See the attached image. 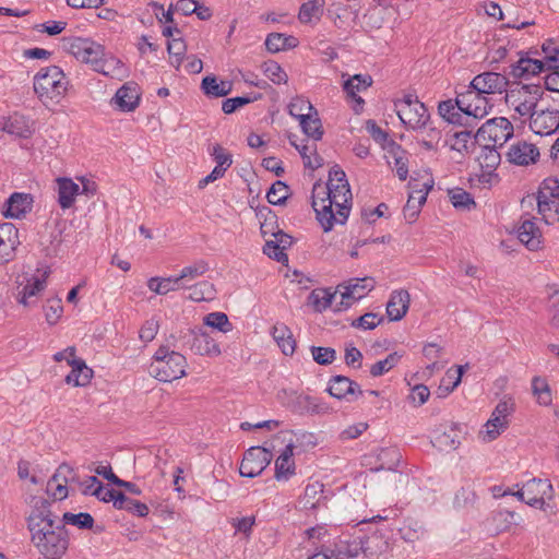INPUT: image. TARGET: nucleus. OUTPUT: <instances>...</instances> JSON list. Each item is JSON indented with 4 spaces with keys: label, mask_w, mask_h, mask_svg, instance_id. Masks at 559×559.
Wrapping results in <instances>:
<instances>
[{
    "label": "nucleus",
    "mask_w": 559,
    "mask_h": 559,
    "mask_svg": "<svg viewBox=\"0 0 559 559\" xmlns=\"http://www.w3.org/2000/svg\"><path fill=\"white\" fill-rule=\"evenodd\" d=\"M26 518L31 540L46 559H61L69 548V535L63 525L56 523L49 501L43 496L28 495Z\"/></svg>",
    "instance_id": "nucleus-1"
},
{
    "label": "nucleus",
    "mask_w": 559,
    "mask_h": 559,
    "mask_svg": "<svg viewBox=\"0 0 559 559\" xmlns=\"http://www.w3.org/2000/svg\"><path fill=\"white\" fill-rule=\"evenodd\" d=\"M352 192L345 173L333 167L326 183L317 182L312 188V207L325 233L335 224H344L349 215Z\"/></svg>",
    "instance_id": "nucleus-2"
},
{
    "label": "nucleus",
    "mask_w": 559,
    "mask_h": 559,
    "mask_svg": "<svg viewBox=\"0 0 559 559\" xmlns=\"http://www.w3.org/2000/svg\"><path fill=\"white\" fill-rule=\"evenodd\" d=\"M70 82L58 66L41 68L33 78L34 93L46 106H56L66 97Z\"/></svg>",
    "instance_id": "nucleus-3"
},
{
    "label": "nucleus",
    "mask_w": 559,
    "mask_h": 559,
    "mask_svg": "<svg viewBox=\"0 0 559 559\" xmlns=\"http://www.w3.org/2000/svg\"><path fill=\"white\" fill-rule=\"evenodd\" d=\"M50 270L47 266L33 269L23 265L15 275L16 302L25 309L35 308L48 285Z\"/></svg>",
    "instance_id": "nucleus-4"
},
{
    "label": "nucleus",
    "mask_w": 559,
    "mask_h": 559,
    "mask_svg": "<svg viewBox=\"0 0 559 559\" xmlns=\"http://www.w3.org/2000/svg\"><path fill=\"white\" fill-rule=\"evenodd\" d=\"M187 366L182 354L160 345L152 358L148 372L159 381L171 382L186 376Z\"/></svg>",
    "instance_id": "nucleus-5"
},
{
    "label": "nucleus",
    "mask_w": 559,
    "mask_h": 559,
    "mask_svg": "<svg viewBox=\"0 0 559 559\" xmlns=\"http://www.w3.org/2000/svg\"><path fill=\"white\" fill-rule=\"evenodd\" d=\"M542 97L540 87L537 85H518L507 91L506 103L512 114L513 119L525 121L530 119Z\"/></svg>",
    "instance_id": "nucleus-6"
},
{
    "label": "nucleus",
    "mask_w": 559,
    "mask_h": 559,
    "mask_svg": "<svg viewBox=\"0 0 559 559\" xmlns=\"http://www.w3.org/2000/svg\"><path fill=\"white\" fill-rule=\"evenodd\" d=\"M537 213L549 226L559 223V180L556 177L545 178L537 191Z\"/></svg>",
    "instance_id": "nucleus-7"
},
{
    "label": "nucleus",
    "mask_w": 559,
    "mask_h": 559,
    "mask_svg": "<svg viewBox=\"0 0 559 559\" xmlns=\"http://www.w3.org/2000/svg\"><path fill=\"white\" fill-rule=\"evenodd\" d=\"M394 109L402 123L411 130H425L430 121L426 106L413 95H404L394 102Z\"/></svg>",
    "instance_id": "nucleus-8"
},
{
    "label": "nucleus",
    "mask_w": 559,
    "mask_h": 559,
    "mask_svg": "<svg viewBox=\"0 0 559 559\" xmlns=\"http://www.w3.org/2000/svg\"><path fill=\"white\" fill-rule=\"evenodd\" d=\"M62 46L76 60L88 64L93 70L105 51L103 45L84 37H66L62 39Z\"/></svg>",
    "instance_id": "nucleus-9"
},
{
    "label": "nucleus",
    "mask_w": 559,
    "mask_h": 559,
    "mask_svg": "<svg viewBox=\"0 0 559 559\" xmlns=\"http://www.w3.org/2000/svg\"><path fill=\"white\" fill-rule=\"evenodd\" d=\"M456 105L467 121L469 118L480 120L485 118L492 105L488 97L475 90L471 84L464 92L456 94Z\"/></svg>",
    "instance_id": "nucleus-10"
},
{
    "label": "nucleus",
    "mask_w": 559,
    "mask_h": 559,
    "mask_svg": "<svg viewBox=\"0 0 559 559\" xmlns=\"http://www.w3.org/2000/svg\"><path fill=\"white\" fill-rule=\"evenodd\" d=\"M376 281L372 277L366 276L362 278H352L348 282L337 286L336 292L330 295L326 305H332L338 296L341 304L346 308L350 307L355 301L365 297L369 292L374 288Z\"/></svg>",
    "instance_id": "nucleus-11"
},
{
    "label": "nucleus",
    "mask_w": 559,
    "mask_h": 559,
    "mask_svg": "<svg viewBox=\"0 0 559 559\" xmlns=\"http://www.w3.org/2000/svg\"><path fill=\"white\" fill-rule=\"evenodd\" d=\"M513 124L504 117L487 120L477 131L476 138L490 146H502L513 136Z\"/></svg>",
    "instance_id": "nucleus-12"
},
{
    "label": "nucleus",
    "mask_w": 559,
    "mask_h": 559,
    "mask_svg": "<svg viewBox=\"0 0 559 559\" xmlns=\"http://www.w3.org/2000/svg\"><path fill=\"white\" fill-rule=\"evenodd\" d=\"M512 412L513 403L510 400H501L479 432L481 440L485 442L496 440L508 428V417Z\"/></svg>",
    "instance_id": "nucleus-13"
},
{
    "label": "nucleus",
    "mask_w": 559,
    "mask_h": 559,
    "mask_svg": "<svg viewBox=\"0 0 559 559\" xmlns=\"http://www.w3.org/2000/svg\"><path fill=\"white\" fill-rule=\"evenodd\" d=\"M527 504L542 511L554 508L555 489L550 480L532 478L525 483Z\"/></svg>",
    "instance_id": "nucleus-14"
},
{
    "label": "nucleus",
    "mask_w": 559,
    "mask_h": 559,
    "mask_svg": "<svg viewBox=\"0 0 559 559\" xmlns=\"http://www.w3.org/2000/svg\"><path fill=\"white\" fill-rule=\"evenodd\" d=\"M272 461V453L262 447H252L246 451L239 473L243 477L259 476Z\"/></svg>",
    "instance_id": "nucleus-15"
},
{
    "label": "nucleus",
    "mask_w": 559,
    "mask_h": 559,
    "mask_svg": "<svg viewBox=\"0 0 559 559\" xmlns=\"http://www.w3.org/2000/svg\"><path fill=\"white\" fill-rule=\"evenodd\" d=\"M76 478L74 469L68 464H61L48 480L46 492L53 500H63L68 497V484Z\"/></svg>",
    "instance_id": "nucleus-16"
},
{
    "label": "nucleus",
    "mask_w": 559,
    "mask_h": 559,
    "mask_svg": "<svg viewBox=\"0 0 559 559\" xmlns=\"http://www.w3.org/2000/svg\"><path fill=\"white\" fill-rule=\"evenodd\" d=\"M21 245L19 229L12 223L0 224V265L8 264L16 257Z\"/></svg>",
    "instance_id": "nucleus-17"
},
{
    "label": "nucleus",
    "mask_w": 559,
    "mask_h": 559,
    "mask_svg": "<svg viewBox=\"0 0 559 559\" xmlns=\"http://www.w3.org/2000/svg\"><path fill=\"white\" fill-rule=\"evenodd\" d=\"M516 234L520 242L528 250L537 251L543 248L544 237L535 217L522 218Z\"/></svg>",
    "instance_id": "nucleus-18"
},
{
    "label": "nucleus",
    "mask_w": 559,
    "mask_h": 559,
    "mask_svg": "<svg viewBox=\"0 0 559 559\" xmlns=\"http://www.w3.org/2000/svg\"><path fill=\"white\" fill-rule=\"evenodd\" d=\"M507 155L511 164L530 166L538 162L540 153L535 144L522 140L511 144Z\"/></svg>",
    "instance_id": "nucleus-19"
},
{
    "label": "nucleus",
    "mask_w": 559,
    "mask_h": 559,
    "mask_svg": "<svg viewBox=\"0 0 559 559\" xmlns=\"http://www.w3.org/2000/svg\"><path fill=\"white\" fill-rule=\"evenodd\" d=\"M411 192L404 206V217L408 223H414L420 212V207L427 200L431 185L427 182L419 185L417 181H411Z\"/></svg>",
    "instance_id": "nucleus-20"
},
{
    "label": "nucleus",
    "mask_w": 559,
    "mask_h": 559,
    "mask_svg": "<svg viewBox=\"0 0 559 559\" xmlns=\"http://www.w3.org/2000/svg\"><path fill=\"white\" fill-rule=\"evenodd\" d=\"M469 84L488 97L491 94L507 92L508 79L497 72H484L476 75Z\"/></svg>",
    "instance_id": "nucleus-21"
},
{
    "label": "nucleus",
    "mask_w": 559,
    "mask_h": 559,
    "mask_svg": "<svg viewBox=\"0 0 559 559\" xmlns=\"http://www.w3.org/2000/svg\"><path fill=\"white\" fill-rule=\"evenodd\" d=\"M531 130L539 135H549L559 128V110H536L530 118Z\"/></svg>",
    "instance_id": "nucleus-22"
},
{
    "label": "nucleus",
    "mask_w": 559,
    "mask_h": 559,
    "mask_svg": "<svg viewBox=\"0 0 559 559\" xmlns=\"http://www.w3.org/2000/svg\"><path fill=\"white\" fill-rule=\"evenodd\" d=\"M328 550L334 559H354L364 549L362 540L359 538L340 537L326 544Z\"/></svg>",
    "instance_id": "nucleus-23"
},
{
    "label": "nucleus",
    "mask_w": 559,
    "mask_h": 559,
    "mask_svg": "<svg viewBox=\"0 0 559 559\" xmlns=\"http://www.w3.org/2000/svg\"><path fill=\"white\" fill-rule=\"evenodd\" d=\"M372 82V78L369 74H355L344 80L343 90L347 97L356 103L354 107L355 111L358 112L361 110L365 104L364 99L358 96V94L370 87Z\"/></svg>",
    "instance_id": "nucleus-24"
},
{
    "label": "nucleus",
    "mask_w": 559,
    "mask_h": 559,
    "mask_svg": "<svg viewBox=\"0 0 559 559\" xmlns=\"http://www.w3.org/2000/svg\"><path fill=\"white\" fill-rule=\"evenodd\" d=\"M94 71L119 81L129 76L128 67L120 59L106 51H104Z\"/></svg>",
    "instance_id": "nucleus-25"
},
{
    "label": "nucleus",
    "mask_w": 559,
    "mask_h": 559,
    "mask_svg": "<svg viewBox=\"0 0 559 559\" xmlns=\"http://www.w3.org/2000/svg\"><path fill=\"white\" fill-rule=\"evenodd\" d=\"M295 442L289 439L284 450L275 461V478L278 481H287L295 475L296 465L294 461Z\"/></svg>",
    "instance_id": "nucleus-26"
},
{
    "label": "nucleus",
    "mask_w": 559,
    "mask_h": 559,
    "mask_svg": "<svg viewBox=\"0 0 559 559\" xmlns=\"http://www.w3.org/2000/svg\"><path fill=\"white\" fill-rule=\"evenodd\" d=\"M112 103L126 112L133 111L140 103L139 86L134 82H127L123 84L112 98Z\"/></svg>",
    "instance_id": "nucleus-27"
},
{
    "label": "nucleus",
    "mask_w": 559,
    "mask_h": 559,
    "mask_svg": "<svg viewBox=\"0 0 559 559\" xmlns=\"http://www.w3.org/2000/svg\"><path fill=\"white\" fill-rule=\"evenodd\" d=\"M292 407L294 412L301 415H324L331 412L325 402L305 394H296Z\"/></svg>",
    "instance_id": "nucleus-28"
},
{
    "label": "nucleus",
    "mask_w": 559,
    "mask_h": 559,
    "mask_svg": "<svg viewBox=\"0 0 559 559\" xmlns=\"http://www.w3.org/2000/svg\"><path fill=\"white\" fill-rule=\"evenodd\" d=\"M411 305L409 293L405 289L393 290L386 304V313L391 321H400L405 317Z\"/></svg>",
    "instance_id": "nucleus-29"
},
{
    "label": "nucleus",
    "mask_w": 559,
    "mask_h": 559,
    "mask_svg": "<svg viewBox=\"0 0 559 559\" xmlns=\"http://www.w3.org/2000/svg\"><path fill=\"white\" fill-rule=\"evenodd\" d=\"M56 183L60 207L62 210L72 207L76 197L80 194V185L67 177L57 178Z\"/></svg>",
    "instance_id": "nucleus-30"
},
{
    "label": "nucleus",
    "mask_w": 559,
    "mask_h": 559,
    "mask_svg": "<svg viewBox=\"0 0 559 559\" xmlns=\"http://www.w3.org/2000/svg\"><path fill=\"white\" fill-rule=\"evenodd\" d=\"M271 335L284 355L292 356L295 353L296 340L292 330L285 323H275L271 330Z\"/></svg>",
    "instance_id": "nucleus-31"
},
{
    "label": "nucleus",
    "mask_w": 559,
    "mask_h": 559,
    "mask_svg": "<svg viewBox=\"0 0 559 559\" xmlns=\"http://www.w3.org/2000/svg\"><path fill=\"white\" fill-rule=\"evenodd\" d=\"M191 350L201 356L218 357L222 354L219 345L205 332H197L193 335Z\"/></svg>",
    "instance_id": "nucleus-32"
},
{
    "label": "nucleus",
    "mask_w": 559,
    "mask_h": 559,
    "mask_svg": "<svg viewBox=\"0 0 559 559\" xmlns=\"http://www.w3.org/2000/svg\"><path fill=\"white\" fill-rule=\"evenodd\" d=\"M71 367V371L66 376L64 382L72 386H86L90 384L94 371L86 365L85 360L79 358Z\"/></svg>",
    "instance_id": "nucleus-33"
},
{
    "label": "nucleus",
    "mask_w": 559,
    "mask_h": 559,
    "mask_svg": "<svg viewBox=\"0 0 559 559\" xmlns=\"http://www.w3.org/2000/svg\"><path fill=\"white\" fill-rule=\"evenodd\" d=\"M388 164L395 170L400 180H406L408 176V153L397 144H392L388 150Z\"/></svg>",
    "instance_id": "nucleus-34"
},
{
    "label": "nucleus",
    "mask_w": 559,
    "mask_h": 559,
    "mask_svg": "<svg viewBox=\"0 0 559 559\" xmlns=\"http://www.w3.org/2000/svg\"><path fill=\"white\" fill-rule=\"evenodd\" d=\"M3 214L7 217L20 218L32 209V198L26 193H13L5 202Z\"/></svg>",
    "instance_id": "nucleus-35"
},
{
    "label": "nucleus",
    "mask_w": 559,
    "mask_h": 559,
    "mask_svg": "<svg viewBox=\"0 0 559 559\" xmlns=\"http://www.w3.org/2000/svg\"><path fill=\"white\" fill-rule=\"evenodd\" d=\"M35 131V122L17 112L8 116L7 133L27 139Z\"/></svg>",
    "instance_id": "nucleus-36"
},
{
    "label": "nucleus",
    "mask_w": 559,
    "mask_h": 559,
    "mask_svg": "<svg viewBox=\"0 0 559 559\" xmlns=\"http://www.w3.org/2000/svg\"><path fill=\"white\" fill-rule=\"evenodd\" d=\"M356 390H358L359 394L362 393L356 382L344 376L332 378L328 389L329 393L338 400L345 399L348 394H355Z\"/></svg>",
    "instance_id": "nucleus-37"
},
{
    "label": "nucleus",
    "mask_w": 559,
    "mask_h": 559,
    "mask_svg": "<svg viewBox=\"0 0 559 559\" xmlns=\"http://www.w3.org/2000/svg\"><path fill=\"white\" fill-rule=\"evenodd\" d=\"M147 287L150 290L158 295H166L170 292L185 289L182 282L179 280L178 275H173L168 277H151L147 281Z\"/></svg>",
    "instance_id": "nucleus-38"
},
{
    "label": "nucleus",
    "mask_w": 559,
    "mask_h": 559,
    "mask_svg": "<svg viewBox=\"0 0 559 559\" xmlns=\"http://www.w3.org/2000/svg\"><path fill=\"white\" fill-rule=\"evenodd\" d=\"M201 88L209 97H224L231 92V83L218 81L215 75H207L202 80Z\"/></svg>",
    "instance_id": "nucleus-39"
},
{
    "label": "nucleus",
    "mask_w": 559,
    "mask_h": 559,
    "mask_svg": "<svg viewBox=\"0 0 559 559\" xmlns=\"http://www.w3.org/2000/svg\"><path fill=\"white\" fill-rule=\"evenodd\" d=\"M210 270V265L205 260H197L191 264L183 266L178 274L185 288L190 287L191 283L203 276Z\"/></svg>",
    "instance_id": "nucleus-40"
},
{
    "label": "nucleus",
    "mask_w": 559,
    "mask_h": 559,
    "mask_svg": "<svg viewBox=\"0 0 559 559\" xmlns=\"http://www.w3.org/2000/svg\"><path fill=\"white\" fill-rule=\"evenodd\" d=\"M545 67V60L521 58L516 64L512 67V74L515 78H530L540 73Z\"/></svg>",
    "instance_id": "nucleus-41"
},
{
    "label": "nucleus",
    "mask_w": 559,
    "mask_h": 559,
    "mask_svg": "<svg viewBox=\"0 0 559 559\" xmlns=\"http://www.w3.org/2000/svg\"><path fill=\"white\" fill-rule=\"evenodd\" d=\"M364 552L369 558H378L389 550V543L381 534H372L362 540Z\"/></svg>",
    "instance_id": "nucleus-42"
},
{
    "label": "nucleus",
    "mask_w": 559,
    "mask_h": 559,
    "mask_svg": "<svg viewBox=\"0 0 559 559\" xmlns=\"http://www.w3.org/2000/svg\"><path fill=\"white\" fill-rule=\"evenodd\" d=\"M298 40L294 36L282 33H272L265 39V47L270 52H280L289 48H295Z\"/></svg>",
    "instance_id": "nucleus-43"
},
{
    "label": "nucleus",
    "mask_w": 559,
    "mask_h": 559,
    "mask_svg": "<svg viewBox=\"0 0 559 559\" xmlns=\"http://www.w3.org/2000/svg\"><path fill=\"white\" fill-rule=\"evenodd\" d=\"M401 453L396 448H383L377 453V461L379 465L371 471L378 472L382 469L393 471L397 467L401 461Z\"/></svg>",
    "instance_id": "nucleus-44"
},
{
    "label": "nucleus",
    "mask_w": 559,
    "mask_h": 559,
    "mask_svg": "<svg viewBox=\"0 0 559 559\" xmlns=\"http://www.w3.org/2000/svg\"><path fill=\"white\" fill-rule=\"evenodd\" d=\"M323 488L324 485L320 481L309 483L300 499V503H302L304 508L314 509L323 499Z\"/></svg>",
    "instance_id": "nucleus-45"
},
{
    "label": "nucleus",
    "mask_w": 559,
    "mask_h": 559,
    "mask_svg": "<svg viewBox=\"0 0 559 559\" xmlns=\"http://www.w3.org/2000/svg\"><path fill=\"white\" fill-rule=\"evenodd\" d=\"M438 110H439L440 116L450 123H453V124H468L469 123L468 121H463V119H465V116L462 112H460L461 110L459 109V107L456 105V99L455 100L449 99V100L441 102L439 104Z\"/></svg>",
    "instance_id": "nucleus-46"
},
{
    "label": "nucleus",
    "mask_w": 559,
    "mask_h": 559,
    "mask_svg": "<svg viewBox=\"0 0 559 559\" xmlns=\"http://www.w3.org/2000/svg\"><path fill=\"white\" fill-rule=\"evenodd\" d=\"M299 124L302 129V132L313 141H319L323 135V128L320 118L318 117V111L316 110L311 115L299 120Z\"/></svg>",
    "instance_id": "nucleus-47"
},
{
    "label": "nucleus",
    "mask_w": 559,
    "mask_h": 559,
    "mask_svg": "<svg viewBox=\"0 0 559 559\" xmlns=\"http://www.w3.org/2000/svg\"><path fill=\"white\" fill-rule=\"evenodd\" d=\"M187 289L190 292L188 298L192 301H209L215 298V287L207 281L191 284Z\"/></svg>",
    "instance_id": "nucleus-48"
},
{
    "label": "nucleus",
    "mask_w": 559,
    "mask_h": 559,
    "mask_svg": "<svg viewBox=\"0 0 559 559\" xmlns=\"http://www.w3.org/2000/svg\"><path fill=\"white\" fill-rule=\"evenodd\" d=\"M402 357L403 354L400 352H393L389 354L384 359L379 360L370 366V374L377 378L388 373L401 361Z\"/></svg>",
    "instance_id": "nucleus-49"
},
{
    "label": "nucleus",
    "mask_w": 559,
    "mask_h": 559,
    "mask_svg": "<svg viewBox=\"0 0 559 559\" xmlns=\"http://www.w3.org/2000/svg\"><path fill=\"white\" fill-rule=\"evenodd\" d=\"M532 391L539 405L548 406L552 402L551 391L546 379L535 377L532 380Z\"/></svg>",
    "instance_id": "nucleus-50"
},
{
    "label": "nucleus",
    "mask_w": 559,
    "mask_h": 559,
    "mask_svg": "<svg viewBox=\"0 0 559 559\" xmlns=\"http://www.w3.org/2000/svg\"><path fill=\"white\" fill-rule=\"evenodd\" d=\"M457 431L453 426L444 428L442 431L437 430L435 442L441 450H453L459 444Z\"/></svg>",
    "instance_id": "nucleus-51"
},
{
    "label": "nucleus",
    "mask_w": 559,
    "mask_h": 559,
    "mask_svg": "<svg viewBox=\"0 0 559 559\" xmlns=\"http://www.w3.org/2000/svg\"><path fill=\"white\" fill-rule=\"evenodd\" d=\"M500 154L495 148V146L485 144L480 155L478 156L479 167L481 169H489L490 171H496L497 167L500 164Z\"/></svg>",
    "instance_id": "nucleus-52"
},
{
    "label": "nucleus",
    "mask_w": 559,
    "mask_h": 559,
    "mask_svg": "<svg viewBox=\"0 0 559 559\" xmlns=\"http://www.w3.org/2000/svg\"><path fill=\"white\" fill-rule=\"evenodd\" d=\"M324 5L325 4H318L312 0L307 1L301 5L299 10V21L305 24L312 23L313 21H319L323 13Z\"/></svg>",
    "instance_id": "nucleus-53"
},
{
    "label": "nucleus",
    "mask_w": 559,
    "mask_h": 559,
    "mask_svg": "<svg viewBox=\"0 0 559 559\" xmlns=\"http://www.w3.org/2000/svg\"><path fill=\"white\" fill-rule=\"evenodd\" d=\"M289 115L298 121L316 111L312 104L304 97H295L288 105Z\"/></svg>",
    "instance_id": "nucleus-54"
},
{
    "label": "nucleus",
    "mask_w": 559,
    "mask_h": 559,
    "mask_svg": "<svg viewBox=\"0 0 559 559\" xmlns=\"http://www.w3.org/2000/svg\"><path fill=\"white\" fill-rule=\"evenodd\" d=\"M264 75L274 84H285L288 76L284 69L275 61H266L262 64Z\"/></svg>",
    "instance_id": "nucleus-55"
},
{
    "label": "nucleus",
    "mask_w": 559,
    "mask_h": 559,
    "mask_svg": "<svg viewBox=\"0 0 559 559\" xmlns=\"http://www.w3.org/2000/svg\"><path fill=\"white\" fill-rule=\"evenodd\" d=\"M46 321L50 325H55L63 313L62 301L58 297L47 299L44 306Z\"/></svg>",
    "instance_id": "nucleus-56"
},
{
    "label": "nucleus",
    "mask_w": 559,
    "mask_h": 559,
    "mask_svg": "<svg viewBox=\"0 0 559 559\" xmlns=\"http://www.w3.org/2000/svg\"><path fill=\"white\" fill-rule=\"evenodd\" d=\"M298 152L301 155L306 167L317 169L323 165V159L317 154L316 144L309 145L307 143H301V147Z\"/></svg>",
    "instance_id": "nucleus-57"
},
{
    "label": "nucleus",
    "mask_w": 559,
    "mask_h": 559,
    "mask_svg": "<svg viewBox=\"0 0 559 559\" xmlns=\"http://www.w3.org/2000/svg\"><path fill=\"white\" fill-rule=\"evenodd\" d=\"M203 322L205 325L217 329L223 333H227L233 329L228 317L224 312H211L204 317Z\"/></svg>",
    "instance_id": "nucleus-58"
},
{
    "label": "nucleus",
    "mask_w": 559,
    "mask_h": 559,
    "mask_svg": "<svg viewBox=\"0 0 559 559\" xmlns=\"http://www.w3.org/2000/svg\"><path fill=\"white\" fill-rule=\"evenodd\" d=\"M449 199L452 205L456 209L471 210L475 206V202L471 194L460 188L450 190Z\"/></svg>",
    "instance_id": "nucleus-59"
},
{
    "label": "nucleus",
    "mask_w": 559,
    "mask_h": 559,
    "mask_svg": "<svg viewBox=\"0 0 559 559\" xmlns=\"http://www.w3.org/2000/svg\"><path fill=\"white\" fill-rule=\"evenodd\" d=\"M186 44L181 38H173L168 43L167 50L170 56V63L174 67L179 68L182 61V57L186 53Z\"/></svg>",
    "instance_id": "nucleus-60"
},
{
    "label": "nucleus",
    "mask_w": 559,
    "mask_h": 559,
    "mask_svg": "<svg viewBox=\"0 0 559 559\" xmlns=\"http://www.w3.org/2000/svg\"><path fill=\"white\" fill-rule=\"evenodd\" d=\"M288 198V187L282 182L276 181L272 185L266 193V199L271 204L280 205Z\"/></svg>",
    "instance_id": "nucleus-61"
},
{
    "label": "nucleus",
    "mask_w": 559,
    "mask_h": 559,
    "mask_svg": "<svg viewBox=\"0 0 559 559\" xmlns=\"http://www.w3.org/2000/svg\"><path fill=\"white\" fill-rule=\"evenodd\" d=\"M63 521L67 524L78 526L80 528H92L94 519L90 513L81 512L78 514L67 512L63 514Z\"/></svg>",
    "instance_id": "nucleus-62"
},
{
    "label": "nucleus",
    "mask_w": 559,
    "mask_h": 559,
    "mask_svg": "<svg viewBox=\"0 0 559 559\" xmlns=\"http://www.w3.org/2000/svg\"><path fill=\"white\" fill-rule=\"evenodd\" d=\"M311 354L313 360L323 366L331 365L336 358V352L331 347L312 346Z\"/></svg>",
    "instance_id": "nucleus-63"
},
{
    "label": "nucleus",
    "mask_w": 559,
    "mask_h": 559,
    "mask_svg": "<svg viewBox=\"0 0 559 559\" xmlns=\"http://www.w3.org/2000/svg\"><path fill=\"white\" fill-rule=\"evenodd\" d=\"M471 139L469 131L455 132L450 140V147L459 153H467L468 146L472 144Z\"/></svg>",
    "instance_id": "nucleus-64"
}]
</instances>
